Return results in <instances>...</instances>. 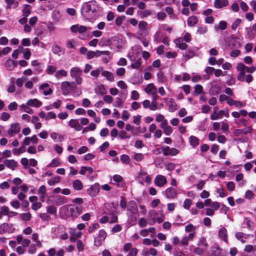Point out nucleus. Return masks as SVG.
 Instances as JSON below:
<instances>
[{
  "label": "nucleus",
  "mask_w": 256,
  "mask_h": 256,
  "mask_svg": "<svg viewBox=\"0 0 256 256\" xmlns=\"http://www.w3.org/2000/svg\"><path fill=\"white\" fill-rule=\"evenodd\" d=\"M162 152L164 156H170V148L168 146H162Z\"/></svg>",
  "instance_id": "nucleus-62"
},
{
  "label": "nucleus",
  "mask_w": 256,
  "mask_h": 256,
  "mask_svg": "<svg viewBox=\"0 0 256 256\" xmlns=\"http://www.w3.org/2000/svg\"><path fill=\"white\" fill-rule=\"evenodd\" d=\"M20 109L22 111L26 112L29 114H32L34 113L33 110L28 106L26 104H22L20 106Z\"/></svg>",
  "instance_id": "nucleus-38"
},
{
  "label": "nucleus",
  "mask_w": 256,
  "mask_h": 256,
  "mask_svg": "<svg viewBox=\"0 0 256 256\" xmlns=\"http://www.w3.org/2000/svg\"><path fill=\"white\" fill-rule=\"evenodd\" d=\"M6 66L8 70H11L16 66L15 62L13 60L8 59L6 62Z\"/></svg>",
  "instance_id": "nucleus-43"
},
{
  "label": "nucleus",
  "mask_w": 256,
  "mask_h": 256,
  "mask_svg": "<svg viewBox=\"0 0 256 256\" xmlns=\"http://www.w3.org/2000/svg\"><path fill=\"white\" fill-rule=\"evenodd\" d=\"M242 22V20L240 18H236L232 24V30H235Z\"/></svg>",
  "instance_id": "nucleus-52"
},
{
  "label": "nucleus",
  "mask_w": 256,
  "mask_h": 256,
  "mask_svg": "<svg viewBox=\"0 0 256 256\" xmlns=\"http://www.w3.org/2000/svg\"><path fill=\"white\" fill-rule=\"evenodd\" d=\"M128 222L130 226H134L136 224V222L138 214V208L136 206H133L132 208H128Z\"/></svg>",
  "instance_id": "nucleus-3"
},
{
  "label": "nucleus",
  "mask_w": 256,
  "mask_h": 256,
  "mask_svg": "<svg viewBox=\"0 0 256 256\" xmlns=\"http://www.w3.org/2000/svg\"><path fill=\"white\" fill-rule=\"evenodd\" d=\"M138 253V250L136 248H133L129 251L126 256H136Z\"/></svg>",
  "instance_id": "nucleus-64"
},
{
  "label": "nucleus",
  "mask_w": 256,
  "mask_h": 256,
  "mask_svg": "<svg viewBox=\"0 0 256 256\" xmlns=\"http://www.w3.org/2000/svg\"><path fill=\"white\" fill-rule=\"evenodd\" d=\"M125 18V16H119L117 17L115 20L116 24L117 26H120L122 23L123 20H124Z\"/></svg>",
  "instance_id": "nucleus-55"
},
{
  "label": "nucleus",
  "mask_w": 256,
  "mask_h": 256,
  "mask_svg": "<svg viewBox=\"0 0 256 256\" xmlns=\"http://www.w3.org/2000/svg\"><path fill=\"white\" fill-rule=\"evenodd\" d=\"M238 126H246L248 123V121L244 118H241L238 120H236L234 122Z\"/></svg>",
  "instance_id": "nucleus-45"
},
{
  "label": "nucleus",
  "mask_w": 256,
  "mask_h": 256,
  "mask_svg": "<svg viewBox=\"0 0 256 256\" xmlns=\"http://www.w3.org/2000/svg\"><path fill=\"white\" fill-rule=\"evenodd\" d=\"M162 129L166 136H170L172 132V128L170 126H168Z\"/></svg>",
  "instance_id": "nucleus-51"
},
{
  "label": "nucleus",
  "mask_w": 256,
  "mask_h": 256,
  "mask_svg": "<svg viewBox=\"0 0 256 256\" xmlns=\"http://www.w3.org/2000/svg\"><path fill=\"white\" fill-rule=\"evenodd\" d=\"M196 226L190 224L185 226V232L187 233L196 232Z\"/></svg>",
  "instance_id": "nucleus-41"
},
{
  "label": "nucleus",
  "mask_w": 256,
  "mask_h": 256,
  "mask_svg": "<svg viewBox=\"0 0 256 256\" xmlns=\"http://www.w3.org/2000/svg\"><path fill=\"white\" fill-rule=\"evenodd\" d=\"M38 142V138L36 135L32 136L25 137L22 142L24 146H30L31 144H36Z\"/></svg>",
  "instance_id": "nucleus-13"
},
{
  "label": "nucleus",
  "mask_w": 256,
  "mask_h": 256,
  "mask_svg": "<svg viewBox=\"0 0 256 256\" xmlns=\"http://www.w3.org/2000/svg\"><path fill=\"white\" fill-rule=\"evenodd\" d=\"M190 145L193 148H195L199 144V140L195 136H191L189 138Z\"/></svg>",
  "instance_id": "nucleus-30"
},
{
  "label": "nucleus",
  "mask_w": 256,
  "mask_h": 256,
  "mask_svg": "<svg viewBox=\"0 0 256 256\" xmlns=\"http://www.w3.org/2000/svg\"><path fill=\"white\" fill-rule=\"evenodd\" d=\"M29 160L26 158H23L20 160V163L24 167L27 169L29 168Z\"/></svg>",
  "instance_id": "nucleus-53"
},
{
  "label": "nucleus",
  "mask_w": 256,
  "mask_h": 256,
  "mask_svg": "<svg viewBox=\"0 0 256 256\" xmlns=\"http://www.w3.org/2000/svg\"><path fill=\"white\" fill-rule=\"evenodd\" d=\"M113 180L116 182V184L118 186L122 187L124 186V183L122 181V178L118 174H115L113 176Z\"/></svg>",
  "instance_id": "nucleus-26"
},
{
  "label": "nucleus",
  "mask_w": 256,
  "mask_h": 256,
  "mask_svg": "<svg viewBox=\"0 0 256 256\" xmlns=\"http://www.w3.org/2000/svg\"><path fill=\"white\" fill-rule=\"evenodd\" d=\"M132 158L136 162H141L144 159V156L142 153L133 152Z\"/></svg>",
  "instance_id": "nucleus-33"
},
{
  "label": "nucleus",
  "mask_w": 256,
  "mask_h": 256,
  "mask_svg": "<svg viewBox=\"0 0 256 256\" xmlns=\"http://www.w3.org/2000/svg\"><path fill=\"white\" fill-rule=\"evenodd\" d=\"M165 196L169 199H174L176 197L178 192L176 188L170 187L167 188L164 192Z\"/></svg>",
  "instance_id": "nucleus-11"
},
{
  "label": "nucleus",
  "mask_w": 256,
  "mask_h": 256,
  "mask_svg": "<svg viewBox=\"0 0 256 256\" xmlns=\"http://www.w3.org/2000/svg\"><path fill=\"white\" fill-rule=\"evenodd\" d=\"M20 126L19 123L14 122L12 124L8 130L6 131V136L9 137H12L16 134H18L20 131Z\"/></svg>",
  "instance_id": "nucleus-6"
},
{
  "label": "nucleus",
  "mask_w": 256,
  "mask_h": 256,
  "mask_svg": "<svg viewBox=\"0 0 256 256\" xmlns=\"http://www.w3.org/2000/svg\"><path fill=\"white\" fill-rule=\"evenodd\" d=\"M100 227V225L98 223H95L91 224L88 228V233H92L94 232L95 230L98 228Z\"/></svg>",
  "instance_id": "nucleus-48"
},
{
  "label": "nucleus",
  "mask_w": 256,
  "mask_h": 256,
  "mask_svg": "<svg viewBox=\"0 0 256 256\" xmlns=\"http://www.w3.org/2000/svg\"><path fill=\"white\" fill-rule=\"evenodd\" d=\"M244 64L242 63H238L236 66V70L239 72L237 78L240 82H244L245 80V70H244Z\"/></svg>",
  "instance_id": "nucleus-12"
},
{
  "label": "nucleus",
  "mask_w": 256,
  "mask_h": 256,
  "mask_svg": "<svg viewBox=\"0 0 256 256\" xmlns=\"http://www.w3.org/2000/svg\"><path fill=\"white\" fill-rule=\"evenodd\" d=\"M31 13V6L28 4H24L22 10V16L28 17Z\"/></svg>",
  "instance_id": "nucleus-29"
},
{
  "label": "nucleus",
  "mask_w": 256,
  "mask_h": 256,
  "mask_svg": "<svg viewBox=\"0 0 256 256\" xmlns=\"http://www.w3.org/2000/svg\"><path fill=\"white\" fill-rule=\"evenodd\" d=\"M121 161L125 164H129L130 162V159L128 156L122 154L120 156Z\"/></svg>",
  "instance_id": "nucleus-47"
},
{
  "label": "nucleus",
  "mask_w": 256,
  "mask_h": 256,
  "mask_svg": "<svg viewBox=\"0 0 256 256\" xmlns=\"http://www.w3.org/2000/svg\"><path fill=\"white\" fill-rule=\"evenodd\" d=\"M218 236L220 240H224L226 244L228 242L227 230L225 228L222 227L219 230Z\"/></svg>",
  "instance_id": "nucleus-17"
},
{
  "label": "nucleus",
  "mask_w": 256,
  "mask_h": 256,
  "mask_svg": "<svg viewBox=\"0 0 256 256\" xmlns=\"http://www.w3.org/2000/svg\"><path fill=\"white\" fill-rule=\"evenodd\" d=\"M100 190V185L98 183L96 182L88 189L87 193L90 196L94 197L99 193Z\"/></svg>",
  "instance_id": "nucleus-10"
},
{
  "label": "nucleus",
  "mask_w": 256,
  "mask_h": 256,
  "mask_svg": "<svg viewBox=\"0 0 256 256\" xmlns=\"http://www.w3.org/2000/svg\"><path fill=\"white\" fill-rule=\"evenodd\" d=\"M52 50L54 54H59L62 52L60 47L57 44H54L52 46Z\"/></svg>",
  "instance_id": "nucleus-54"
},
{
  "label": "nucleus",
  "mask_w": 256,
  "mask_h": 256,
  "mask_svg": "<svg viewBox=\"0 0 256 256\" xmlns=\"http://www.w3.org/2000/svg\"><path fill=\"white\" fill-rule=\"evenodd\" d=\"M67 76V72L64 70H60L56 71L54 74V76L57 78H60L62 76Z\"/></svg>",
  "instance_id": "nucleus-39"
},
{
  "label": "nucleus",
  "mask_w": 256,
  "mask_h": 256,
  "mask_svg": "<svg viewBox=\"0 0 256 256\" xmlns=\"http://www.w3.org/2000/svg\"><path fill=\"white\" fill-rule=\"evenodd\" d=\"M21 218L24 221L29 220L31 218V214L30 212H28L26 213H24L22 214Z\"/></svg>",
  "instance_id": "nucleus-60"
},
{
  "label": "nucleus",
  "mask_w": 256,
  "mask_h": 256,
  "mask_svg": "<svg viewBox=\"0 0 256 256\" xmlns=\"http://www.w3.org/2000/svg\"><path fill=\"white\" fill-rule=\"evenodd\" d=\"M98 8L96 2L93 0L85 4L83 6V10L86 13L92 12V14H94L97 10Z\"/></svg>",
  "instance_id": "nucleus-7"
},
{
  "label": "nucleus",
  "mask_w": 256,
  "mask_h": 256,
  "mask_svg": "<svg viewBox=\"0 0 256 256\" xmlns=\"http://www.w3.org/2000/svg\"><path fill=\"white\" fill-rule=\"evenodd\" d=\"M26 152V148L23 146H22L18 148H15L13 150V153L15 155H19L20 154L24 153Z\"/></svg>",
  "instance_id": "nucleus-44"
},
{
  "label": "nucleus",
  "mask_w": 256,
  "mask_h": 256,
  "mask_svg": "<svg viewBox=\"0 0 256 256\" xmlns=\"http://www.w3.org/2000/svg\"><path fill=\"white\" fill-rule=\"evenodd\" d=\"M228 0H214V4L216 8H222L228 6Z\"/></svg>",
  "instance_id": "nucleus-18"
},
{
  "label": "nucleus",
  "mask_w": 256,
  "mask_h": 256,
  "mask_svg": "<svg viewBox=\"0 0 256 256\" xmlns=\"http://www.w3.org/2000/svg\"><path fill=\"white\" fill-rule=\"evenodd\" d=\"M254 196V192L250 190H247L245 192V198L248 200H252Z\"/></svg>",
  "instance_id": "nucleus-63"
},
{
  "label": "nucleus",
  "mask_w": 256,
  "mask_h": 256,
  "mask_svg": "<svg viewBox=\"0 0 256 256\" xmlns=\"http://www.w3.org/2000/svg\"><path fill=\"white\" fill-rule=\"evenodd\" d=\"M167 104L168 106L169 112H174L177 109V104L173 98H168Z\"/></svg>",
  "instance_id": "nucleus-22"
},
{
  "label": "nucleus",
  "mask_w": 256,
  "mask_h": 256,
  "mask_svg": "<svg viewBox=\"0 0 256 256\" xmlns=\"http://www.w3.org/2000/svg\"><path fill=\"white\" fill-rule=\"evenodd\" d=\"M144 91L147 94L152 95L154 94H157L158 90L154 84L152 83L146 86L144 88Z\"/></svg>",
  "instance_id": "nucleus-19"
},
{
  "label": "nucleus",
  "mask_w": 256,
  "mask_h": 256,
  "mask_svg": "<svg viewBox=\"0 0 256 256\" xmlns=\"http://www.w3.org/2000/svg\"><path fill=\"white\" fill-rule=\"evenodd\" d=\"M50 137L54 142H62L64 139V138L61 135L55 132H52L50 134Z\"/></svg>",
  "instance_id": "nucleus-32"
},
{
  "label": "nucleus",
  "mask_w": 256,
  "mask_h": 256,
  "mask_svg": "<svg viewBox=\"0 0 256 256\" xmlns=\"http://www.w3.org/2000/svg\"><path fill=\"white\" fill-rule=\"evenodd\" d=\"M236 238L240 240L242 243H244L246 242L245 240H244V238H246L244 237L245 234L242 232H236Z\"/></svg>",
  "instance_id": "nucleus-57"
},
{
  "label": "nucleus",
  "mask_w": 256,
  "mask_h": 256,
  "mask_svg": "<svg viewBox=\"0 0 256 256\" xmlns=\"http://www.w3.org/2000/svg\"><path fill=\"white\" fill-rule=\"evenodd\" d=\"M141 50V48L139 46H135L132 48V52L128 53V57L132 62H134L130 66L131 68L134 69L139 68L142 65L141 59L138 58L136 60L134 54H138Z\"/></svg>",
  "instance_id": "nucleus-1"
},
{
  "label": "nucleus",
  "mask_w": 256,
  "mask_h": 256,
  "mask_svg": "<svg viewBox=\"0 0 256 256\" xmlns=\"http://www.w3.org/2000/svg\"><path fill=\"white\" fill-rule=\"evenodd\" d=\"M195 54V51L192 49H188L185 52L184 55V58L185 60H188L192 58Z\"/></svg>",
  "instance_id": "nucleus-34"
},
{
  "label": "nucleus",
  "mask_w": 256,
  "mask_h": 256,
  "mask_svg": "<svg viewBox=\"0 0 256 256\" xmlns=\"http://www.w3.org/2000/svg\"><path fill=\"white\" fill-rule=\"evenodd\" d=\"M119 136L122 140L126 139V138L129 139L131 138V136L130 134H128V135L127 134L126 132L124 130L120 131V132L119 133Z\"/></svg>",
  "instance_id": "nucleus-49"
},
{
  "label": "nucleus",
  "mask_w": 256,
  "mask_h": 256,
  "mask_svg": "<svg viewBox=\"0 0 256 256\" xmlns=\"http://www.w3.org/2000/svg\"><path fill=\"white\" fill-rule=\"evenodd\" d=\"M132 248V244L131 243L128 242L125 244L124 246L123 250L124 252H126L130 250Z\"/></svg>",
  "instance_id": "nucleus-58"
},
{
  "label": "nucleus",
  "mask_w": 256,
  "mask_h": 256,
  "mask_svg": "<svg viewBox=\"0 0 256 256\" xmlns=\"http://www.w3.org/2000/svg\"><path fill=\"white\" fill-rule=\"evenodd\" d=\"M60 162L58 160L53 159L48 166L50 167L54 168L60 165Z\"/></svg>",
  "instance_id": "nucleus-59"
},
{
  "label": "nucleus",
  "mask_w": 256,
  "mask_h": 256,
  "mask_svg": "<svg viewBox=\"0 0 256 256\" xmlns=\"http://www.w3.org/2000/svg\"><path fill=\"white\" fill-rule=\"evenodd\" d=\"M198 22L197 18L195 16H192L188 18V24L189 26H192L196 24Z\"/></svg>",
  "instance_id": "nucleus-40"
},
{
  "label": "nucleus",
  "mask_w": 256,
  "mask_h": 256,
  "mask_svg": "<svg viewBox=\"0 0 256 256\" xmlns=\"http://www.w3.org/2000/svg\"><path fill=\"white\" fill-rule=\"evenodd\" d=\"M154 182L156 186L162 187L166 184L167 180L164 176L159 174L156 176Z\"/></svg>",
  "instance_id": "nucleus-14"
},
{
  "label": "nucleus",
  "mask_w": 256,
  "mask_h": 256,
  "mask_svg": "<svg viewBox=\"0 0 256 256\" xmlns=\"http://www.w3.org/2000/svg\"><path fill=\"white\" fill-rule=\"evenodd\" d=\"M70 76L75 80L77 84H80L83 80L82 78V70L78 67H73L70 71Z\"/></svg>",
  "instance_id": "nucleus-2"
},
{
  "label": "nucleus",
  "mask_w": 256,
  "mask_h": 256,
  "mask_svg": "<svg viewBox=\"0 0 256 256\" xmlns=\"http://www.w3.org/2000/svg\"><path fill=\"white\" fill-rule=\"evenodd\" d=\"M60 178L59 176H56L48 180V184L50 186H54L56 183H59L60 182Z\"/></svg>",
  "instance_id": "nucleus-42"
},
{
  "label": "nucleus",
  "mask_w": 256,
  "mask_h": 256,
  "mask_svg": "<svg viewBox=\"0 0 256 256\" xmlns=\"http://www.w3.org/2000/svg\"><path fill=\"white\" fill-rule=\"evenodd\" d=\"M107 218H108V222L110 224L116 222L118 220L117 216L113 213H110L108 214Z\"/></svg>",
  "instance_id": "nucleus-35"
},
{
  "label": "nucleus",
  "mask_w": 256,
  "mask_h": 256,
  "mask_svg": "<svg viewBox=\"0 0 256 256\" xmlns=\"http://www.w3.org/2000/svg\"><path fill=\"white\" fill-rule=\"evenodd\" d=\"M174 42L176 46L181 50H184L188 47L187 44L183 42V40L182 38H178L175 40Z\"/></svg>",
  "instance_id": "nucleus-23"
},
{
  "label": "nucleus",
  "mask_w": 256,
  "mask_h": 256,
  "mask_svg": "<svg viewBox=\"0 0 256 256\" xmlns=\"http://www.w3.org/2000/svg\"><path fill=\"white\" fill-rule=\"evenodd\" d=\"M82 209L81 206L71 205L67 208L66 214L72 217H77L82 212Z\"/></svg>",
  "instance_id": "nucleus-5"
},
{
  "label": "nucleus",
  "mask_w": 256,
  "mask_h": 256,
  "mask_svg": "<svg viewBox=\"0 0 256 256\" xmlns=\"http://www.w3.org/2000/svg\"><path fill=\"white\" fill-rule=\"evenodd\" d=\"M26 80V78L22 76V78H18L16 80V84L19 88H21L23 86L24 82Z\"/></svg>",
  "instance_id": "nucleus-50"
},
{
  "label": "nucleus",
  "mask_w": 256,
  "mask_h": 256,
  "mask_svg": "<svg viewBox=\"0 0 256 256\" xmlns=\"http://www.w3.org/2000/svg\"><path fill=\"white\" fill-rule=\"evenodd\" d=\"M40 92L44 96H48L52 92V90L48 84L45 83L41 86L39 88Z\"/></svg>",
  "instance_id": "nucleus-15"
},
{
  "label": "nucleus",
  "mask_w": 256,
  "mask_h": 256,
  "mask_svg": "<svg viewBox=\"0 0 256 256\" xmlns=\"http://www.w3.org/2000/svg\"><path fill=\"white\" fill-rule=\"evenodd\" d=\"M106 237V233L104 230L99 231L98 236L94 238V244L96 246H100Z\"/></svg>",
  "instance_id": "nucleus-8"
},
{
  "label": "nucleus",
  "mask_w": 256,
  "mask_h": 256,
  "mask_svg": "<svg viewBox=\"0 0 256 256\" xmlns=\"http://www.w3.org/2000/svg\"><path fill=\"white\" fill-rule=\"evenodd\" d=\"M199 246L194 249V252L197 254L200 255L204 252L208 244L206 242L204 238H202L198 242Z\"/></svg>",
  "instance_id": "nucleus-9"
},
{
  "label": "nucleus",
  "mask_w": 256,
  "mask_h": 256,
  "mask_svg": "<svg viewBox=\"0 0 256 256\" xmlns=\"http://www.w3.org/2000/svg\"><path fill=\"white\" fill-rule=\"evenodd\" d=\"M76 88V84L74 82L67 81L62 83L61 88L64 95L66 96Z\"/></svg>",
  "instance_id": "nucleus-4"
},
{
  "label": "nucleus",
  "mask_w": 256,
  "mask_h": 256,
  "mask_svg": "<svg viewBox=\"0 0 256 256\" xmlns=\"http://www.w3.org/2000/svg\"><path fill=\"white\" fill-rule=\"evenodd\" d=\"M227 28V23L224 20L220 21L216 26H215V28L216 30H226Z\"/></svg>",
  "instance_id": "nucleus-37"
},
{
  "label": "nucleus",
  "mask_w": 256,
  "mask_h": 256,
  "mask_svg": "<svg viewBox=\"0 0 256 256\" xmlns=\"http://www.w3.org/2000/svg\"><path fill=\"white\" fill-rule=\"evenodd\" d=\"M4 164L6 167L12 170H14L18 166V162L14 160H6Z\"/></svg>",
  "instance_id": "nucleus-20"
},
{
  "label": "nucleus",
  "mask_w": 256,
  "mask_h": 256,
  "mask_svg": "<svg viewBox=\"0 0 256 256\" xmlns=\"http://www.w3.org/2000/svg\"><path fill=\"white\" fill-rule=\"evenodd\" d=\"M95 92L97 94L103 96L106 94V90L103 84H100L96 86L94 89Z\"/></svg>",
  "instance_id": "nucleus-24"
},
{
  "label": "nucleus",
  "mask_w": 256,
  "mask_h": 256,
  "mask_svg": "<svg viewBox=\"0 0 256 256\" xmlns=\"http://www.w3.org/2000/svg\"><path fill=\"white\" fill-rule=\"evenodd\" d=\"M53 202L58 206H61L66 203V200L64 197L61 196H56L54 198Z\"/></svg>",
  "instance_id": "nucleus-28"
},
{
  "label": "nucleus",
  "mask_w": 256,
  "mask_h": 256,
  "mask_svg": "<svg viewBox=\"0 0 256 256\" xmlns=\"http://www.w3.org/2000/svg\"><path fill=\"white\" fill-rule=\"evenodd\" d=\"M104 70V68L102 66H99L98 68L94 70H92L90 72V75L92 76L98 78L100 74Z\"/></svg>",
  "instance_id": "nucleus-36"
},
{
  "label": "nucleus",
  "mask_w": 256,
  "mask_h": 256,
  "mask_svg": "<svg viewBox=\"0 0 256 256\" xmlns=\"http://www.w3.org/2000/svg\"><path fill=\"white\" fill-rule=\"evenodd\" d=\"M6 4V8L10 9L12 8V6H14V8H16L18 6V2L16 0H5Z\"/></svg>",
  "instance_id": "nucleus-31"
},
{
  "label": "nucleus",
  "mask_w": 256,
  "mask_h": 256,
  "mask_svg": "<svg viewBox=\"0 0 256 256\" xmlns=\"http://www.w3.org/2000/svg\"><path fill=\"white\" fill-rule=\"evenodd\" d=\"M68 125L76 131H80L82 129V126L76 119H71L68 122Z\"/></svg>",
  "instance_id": "nucleus-16"
},
{
  "label": "nucleus",
  "mask_w": 256,
  "mask_h": 256,
  "mask_svg": "<svg viewBox=\"0 0 256 256\" xmlns=\"http://www.w3.org/2000/svg\"><path fill=\"white\" fill-rule=\"evenodd\" d=\"M72 188L76 190H81L84 186L82 182L80 180H75L72 182Z\"/></svg>",
  "instance_id": "nucleus-27"
},
{
  "label": "nucleus",
  "mask_w": 256,
  "mask_h": 256,
  "mask_svg": "<svg viewBox=\"0 0 256 256\" xmlns=\"http://www.w3.org/2000/svg\"><path fill=\"white\" fill-rule=\"evenodd\" d=\"M56 71V68L52 65L48 66L46 68V72L48 74H55Z\"/></svg>",
  "instance_id": "nucleus-46"
},
{
  "label": "nucleus",
  "mask_w": 256,
  "mask_h": 256,
  "mask_svg": "<svg viewBox=\"0 0 256 256\" xmlns=\"http://www.w3.org/2000/svg\"><path fill=\"white\" fill-rule=\"evenodd\" d=\"M113 106L114 107L122 108V101L121 99L120 98H117L116 99V101L114 103Z\"/></svg>",
  "instance_id": "nucleus-61"
},
{
  "label": "nucleus",
  "mask_w": 256,
  "mask_h": 256,
  "mask_svg": "<svg viewBox=\"0 0 256 256\" xmlns=\"http://www.w3.org/2000/svg\"><path fill=\"white\" fill-rule=\"evenodd\" d=\"M138 225L140 228H144L147 226L148 221L144 218H140L138 220Z\"/></svg>",
  "instance_id": "nucleus-56"
},
{
  "label": "nucleus",
  "mask_w": 256,
  "mask_h": 256,
  "mask_svg": "<svg viewBox=\"0 0 256 256\" xmlns=\"http://www.w3.org/2000/svg\"><path fill=\"white\" fill-rule=\"evenodd\" d=\"M102 76L106 78V80L110 82H114V74L108 71L102 70Z\"/></svg>",
  "instance_id": "nucleus-25"
},
{
  "label": "nucleus",
  "mask_w": 256,
  "mask_h": 256,
  "mask_svg": "<svg viewBox=\"0 0 256 256\" xmlns=\"http://www.w3.org/2000/svg\"><path fill=\"white\" fill-rule=\"evenodd\" d=\"M26 104L29 106L39 108L42 105V102L36 98L28 100Z\"/></svg>",
  "instance_id": "nucleus-21"
}]
</instances>
